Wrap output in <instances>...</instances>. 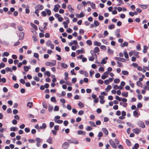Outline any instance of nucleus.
<instances>
[{
    "label": "nucleus",
    "instance_id": "1",
    "mask_svg": "<svg viewBox=\"0 0 149 149\" xmlns=\"http://www.w3.org/2000/svg\"><path fill=\"white\" fill-rule=\"evenodd\" d=\"M56 61L55 60H53L52 62L47 61L45 63V65L46 66H53L56 65Z\"/></svg>",
    "mask_w": 149,
    "mask_h": 149
},
{
    "label": "nucleus",
    "instance_id": "2",
    "mask_svg": "<svg viewBox=\"0 0 149 149\" xmlns=\"http://www.w3.org/2000/svg\"><path fill=\"white\" fill-rule=\"evenodd\" d=\"M43 8L44 7L42 5L39 4L37 5L35 7V11H39L40 10H42Z\"/></svg>",
    "mask_w": 149,
    "mask_h": 149
},
{
    "label": "nucleus",
    "instance_id": "3",
    "mask_svg": "<svg viewBox=\"0 0 149 149\" xmlns=\"http://www.w3.org/2000/svg\"><path fill=\"white\" fill-rule=\"evenodd\" d=\"M137 125L139 127L143 128H144L145 127V125L144 123L141 121L140 120L138 121L137 123Z\"/></svg>",
    "mask_w": 149,
    "mask_h": 149
},
{
    "label": "nucleus",
    "instance_id": "4",
    "mask_svg": "<svg viewBox=\"0 0 149 149\" xmlns=\"http://www.w3.org/2000/svg\"><path fill=\"white\" fill-rule=\"evenodd\" d=\"M120 29H116L115 32V34L118 38L121 37V36L120 34Z\"/></svg>",
    "mask_w": 149,
    "mask_h": 149
},
{
    "label": "nucleus",
    "instance_id": "5",
    "mask_svg": "<svg viewBox=\"0 0 149 149\" xmlns=\"http://www.w3.org/2000/svg\"><path fill=\"white\" fill-rule=\"evenodd\" d=\"M109 143L112 147L115 148H117V146L116 145V144L114 141L112 139H110L109 140Z\"/></svg>",
    "mask_w": 149,
    "mask_h": 149
},
{
    "label": "nucleus",
    "instance_id": "6",
    "mask_svg": "<svg viewBox=\"0 0 149 149\" xmlns=\"http://www.w3.org/2000/svg\"><path fill=\"white\" fill-rule=\"evenodd\" d=\"M68 142L69 143H73L76 144L78 143V141L73 139L68 140Z\"/></svg>",
    "mask_w": 149,
    "mask_h": 149
},
{
    "label": "nucleus",
    "instance_id": "7",
    "mask_svg": "<svg viewBox=\"0 0 149 149\" xmlns=\"http://www.w3.org/2000/svg\"><path fill=\"white\" fill-rule=\"evenodd\" d=\"M132 131L133 132L136 134H139L141 132V130L140 129L138 128H136L133 129L132 130Z\"/></svg>",
    "mask_w": 149,
    "mask_h": 149
},
{
    "label": "nucleus",
    "instance_id": "8",
    "mask_svg": "<svg viewBox=\"0 0 149 149\" xmlns=\"http://www.w3.org/2000/svg\"><path fill=\"white\" fill-rule=\"evenodd\" d=\"M60 6L58 4L54 6V8L53 9L54 11L55 12H57L58 9L60 8Z\"/></svg>",
    "mask_w": 149,
    "mask_h": 149
},
{
    "label": "nucleus",
    "instance_id": "9",
    "mask_svg": "<svg viewBox=\"0 0 149 149\" xmlns=\"http://www.w3.org/2000/svg\"><path fill=\"white\" fill-rule=\"evenodd\" d=\"M69 22L70 21L68 19L67 20L66 22H63V24L64 25L65 28H67L68 27V24Z\"/></svg>",
    "mask_w": 149,
    "mask_h": 149
},
{
    "label": "nucleus",
    "instance_id": "10",
    "mask_svg": "<svg viewBox=\"0 0 149 149\" xmlns=\"http://www.w3.org/2000/svg\"><path fill=\"white\" fill-rule=\"evenodd\" d=\"M115 59L116 60H118V61H121L123 62H125L126 61V59H125L123 58H121L117 57H115Z\"/></svg>",
    "mask_w": 149,
    "mask_h": 149
},
{
    "label": "nucleus",
    "instance_id": "11",
    "mask_svg": "<svg viewBox=\"0 0 149 149\" xmlns=\"http://www.w3.org/2000/svg\"><path fill=\"white\" fill-rule=\"evenodd\" d=\"M76 53L78 55L80 53H85V52L83 50V48H82L81 50H77L76 51Z\"/></svg>",
    "mask_w": 149,
    "mask_h": 149
},
{
    "label": "nucleus",
    "instance_id": "12",
    "mask_svg": "<svg viewBox=\"0 0 149 149\" xmlns=\"http://www.w3.org/2000/svg\"><path fill=\"white\" fill-rule=\"evenodd\" d=\"M68 143L67 142H65L62 145V147L63 148L66 149L68 148Z\"/></svg>",
    "mask_w": 149,
    "mask_h": 149
},
{
    "label": "nucleus",
    "instance_id": "13",
    "mask_svg": "<svg viewBox=\"0 0 149 149\" xmlns=\"http://www.w3.org/2000/svg\"><path fill=\"white\" fill-rule=\"evenodd\" d=\"M67 8L70 12L71 13H73L74 12V9L72 8L71 5H68L67 6Z\"/></svg>",
    "mask_w": 149,
    "mask_h": 149
},
{
    "label": "nucleus",
    "instance_id": "14",
    "mask_svg": "<svg viewBox=\"0 0 149 149\" xmlns=\"http://www.w3.org/2000/svg\"><path fill=\"white\" fill-rule=\"evenodd\" d=\"M31 69V66H24V70L25 72H28L29 71V69Z\"/></svg>",
    "mask_w": 149,
    "mask_h": 149
},
{
    "label": "nucleus",
    "instance_id": "15",
    "mask_svg": "<svg viewBox=\"0 0 149 149\" xmlns=\"http://www.w3.org/2000/svg\"><path fill=\"white\" fill-rule=\"evenodd\" d=\"M133 116L136 118H137L139 116V114L137 111H133Z\"/></svg>",
    "mask_w": 149,
    "mask_h": 149
},
{
    "label": "nucleus",
    "instance_id": "16",
    "mask_svg": "<svg viewBox=\"0 0 149 149\" xmlns=\"http://www.w3.org/2000/svg\"><path fill=\"white\" fill-rule=\"evenodd\" d=\"M47 127L45 123H43L42 125L39 127V128L42 129H45Z\"/></svg>",
    "mask_w": 149,
    "mask_h": 149
},
{
    "label": "nucleus",
    "instance_id": "17",
    "mask_svg": "<svg viewBox=\"0 0 149 149\" xmlns=\"http://www.w3.org/2000/svg\"><path fill=\"white\" fill-rule=\"evenodd\" d=\"M18 130V128L16 127H11L10 128V130L11 131H17Z\"/></svg>",
    "mask_w": 149,
    "mask_h": 149
},
{
    "label": "nucleus",
    "instance_id": "18",
    "mask_svg": "<svg viewBox=\"0 0 149 149\" xmlns=\"http://www.w3.org/2000/svg\"><path fill=\"white\" fill-rule=\"evenodd\" d=\"M61 64V67L64 68H66L68 67V65L64 63H62Z\"/></svg>",
    "mask_w": 149,
    "mask_h": 149
},
{
    "label": "nucleus",
    "instance_id": "19",
    "mask_svg": "<svg viewBox=\"0 0 149 149\" xmlns=\"http://www.w3.org/2000/svg\"><path fill=\"white\" fill-rule=\"evenodd\" d=\"M139 5L143 9H146L148 7V6L147 5H141V4H139Z\"/></svg>",
    "mask_w": 149,
    "mask_h": 149
},
{
    "label": "nucleus",
    "instance_id": "20",
    "mask_svg": "<svg viewBox=\"0 0 149 149\" xmlns=\"http://www.w3.org/2000/svg\"><path fill=\"white\" fill-rule=\"evenodd\" d=\"M19 39H23L24 36V33L23 32H20L19 34Z\"/></svg>",
    "mask_w": 149,
    "mask_h": 149
},
{
    "label": "nucleus",
    "instance_id": "21",
    "mask_svg": "<svg viewBox=\"0 0 149 149\" xmlns=\"http://www.w3.org/2000/svg\"><path fill=\"white\" fill-rule=\"evenodd\" d=\"M112 87L110 85H108L107 86V88H105V91L107 92H108L109 90L111 89Z\"/></svg>",
    "mask_w": 149,
    "mask_h": 149
},
{
    "label": "nucleus",
    "instance_id": "22",
    "mask_svg": "<svg viewBox=\"0 0 149 149\" xmlns=\"http://www.w3.org/2000/svg\"><path fill=\"white\" fill-rule=\"evenodd\" d=\"M78 105L80 108H83L84 107V104L81 102H79L78 104Z\"/></svg>",
    "mask_w": 149,
    "mask_h": 149
},
{
    "label": "nucleus",
    "instance_id": "23",
    "mask_svg": "<svg viewBox=\"0 0 149 149\" xmlns=\"http://www.w3.org/2000/svg\"><path fill=\"white\" fill-rule=\"evenodd\" d=\"M102 130L104 133L106 135H107L108 134V130L105 128H103L102 129Z\"/></svg>",
    "mask_w": 149,
    "mask_h": 149
},
{
    "label": "nucleus",
    "instance_id": "24",
    "mask_svg": "<svg viewBox=\"0 0 149 149\" xmlns=\"http://www.w3.org/2000/svg\"><path fill=\"white\" fill-rule=\"evenodd\" d=\"M148 47L146 45H144L143 47V52L144 53H146L147 52V50L148 49Z\"/></svg>",
    "mask_w": 149,
    "mask_h": 149
},
{
    "label": "nucleus",
    "instance_id": "25",
    "mask_svg": "<svg viewBox=\"0 0 149 149\" xmlns=\"http://www.w3.org/2000/svg\"><path fill=\"white\" fill-rule=\"evenodd\" d=\"M52 138H49L47 140V142L48 143L50 144H52Z\"/></svg>",
    "mask_w": 149,
    "mask_h": 149
},
{
    "label": "nucleus",
    "instance_id": "26",
    "mask_svg": "<svg viewBox=\"0 0 149 149\" xmlns=\"http://www.w3.org/2000/svg\"><path fill=\"white\" fill-rule=\"evenodd\" d=\"M45 11L47 13V14L48 16L50 15L51 14V12L50 10L45 9Z\"/></svg>",
    "mask_w": 149,
    "mask_h": 149
},
{
    "label": "nucleus",
    "instance_id": "27",
    "mask_svg": "<svg viewBox=\"0 0 149 149\" xmlns=\"http://www.w3.org/2000/svg\"><path fill=\"white\" fill-rule=\"evenodd\" d=\"M124 54V55L125 57L126 58H128V55L127 53V52L125 51L124 50L123 52Z\"/></svg>",
    "mask_w": 149,
    "mask_h": 149
},
{
    "label": "nucleus",
    "instance_id": "28",
    "mask_svg": "<svg viewBox=\"0 0 149 149\" xmlns=\"http://www.w3.org/2000/svg\"><path fill=\"white\" fill-rule=\"evenodd\" d=\"M52 44L50 40H48L46 42V45L48 47H50Z\"/></svg>",
    "mask_w": 149,
    "mask_h": 149
},
{
    "label": "nucleus",
    "instance_id": "29",
    "mask_svg": "<svg viewBox=\"0 0 149 149\" xmlns=\"http://www.w3.org/2000/svg\"><path fill=\"white\" fill-rule=\"evenodd\" d=\"M139 145L137 143H136L135 144L134 146L132 147V149H137L139 147Z\"/></svg>",
    "mask_w": 149,
    "mask_h": 149
},
{
    "label": "nucleus",
    "instance_id": "30",
    "mask_svg": "<svg viewBox=\"0 0 149 149\" xmlns=\"http://www.w3.org/2000/svg\"><path fill=\"white\" fill-rule=\"evenodd\" d=\"M94 23L95 27L98 26L100 24L99 22L97 20H95Z\"/></svg>",
    "mask_w": 149,
    "mask_h": 149
},
{
    "label": "nucleus",
    "instance_id": "31",
    "mask_svg": "<svg viewBox=\"0 0 149 149\" xmlns=\"http://www.w3.org/2000/svg\"><path fill=\"white\" fill-rule=\"evenodd\" d=\"M114 28L115 26L113 24H112L110 25H109L108 26V28L110 30L113 29Z\"/></svg>",
    "mask_w": 149,
    "mask_h": 149
},
{
    "label": "nucleus",
    "instance_id": "32",
    "mask_svg": "<svg viewBox=\"0 0 149 149\" xmlns=\"http://www.w3.org/2000/svg\"><path fill=\"white\" fill-rule=\"evenodd\" d=\"M94 44L95 45L100 46L101 45V43L100 42L96 41L94 42Z\"/></svg>",
    "mask_w": 149,
    "mask_h": 149
},
{
    "label": "nucleus",
    "instance_id": "33",
    "mask_svg": "<svg viewBox=\"0 0 149 149\" xmlns=\"http://www.w3.org/2000/svg\"><path fill=\"white\" fill-rule=\"evenodd\" d=\"M30 24L31 26L33 28L35 29V30H36L38 28H37V26L35 24H33L32 23H31Z\"/></svg>",
    "mask_w": 149,
    "mask_h": 149
},
{
    "label": "nucleus",
    "instance_id": "34",
    "mask_svg": "<svg viewBox=\"0 0 149 149\" xmlns=\"http://www.w3.org/2000/svg\"><path fill=\"white\" fill-rule=\"evenodd\" d=\"M64 75L65 76V80H67L68 79L69 77H68V74L67 72H65L64 73Z\"/></svg>",
    "mask_w": 149,
    "mask_h": 149
},
{
    "label": "nucleus",
    "instance_id": "35",
    "mask_svg": "<svg viewBox=\"0 0 149 149\" xmlns=\"http://www.w3.org/2000/svg\"><path fill=\"white\" fill-rule=\"evenodd\" d=\"M9 55V54L8 52H5L3 54L2 56L3 57H4V56L7 57Z\"/></svg>",
    "mask_w": 149,
    "mask_h": 149
},
{
    "label": "nucleus",
    "instance_id": "36",
    "mask_svg": "<svg viewBox=\"0 0 149 149\" xmlns=\"http://www.w3.org/2000/svg\"><path fill=\"white\" fill-rule=\"evenodd\" d=\"M90 5L92 8L93 9H95L96 8L95 5L94 3L92 2L90 4Z\"/></svg>",
    "mask_w": 149,
    "mask_h": 149
},
{
    "label": "nucleus",
    "instance_id": "37",
    "mask_svg": "<svg viewBox=\"0 0 149 149\" xmlns=\"http://www.w3.org/2000/svg\"><path fill=\"white\" fill-rule=\"evenodd\" d=\"M27 106L29 107L30 108H31L33 106V103L32 102H29L27 104Z\"/></svg>",
    "mask_w": 149,
    "mask_h": 149
},
{
    "label": "nucleus",
    "instance_id": "38",
    "mask_svg": "<svg viewBox=\"0 0 149 149\" xmlns=\"http://www.w3.org/2000/svg\"><path fill=\"white\" fill-rule=\"evenodd\" d=\"M126 143L127 145L129 146H130L131 145V143L130 141L127 139L126 140Z\"/></svg>",
    "mask_w": 149,
    "mask_h": 149
},
{
    "label": "nucleus",
    "instance_id": "39",
    "mask_svg": "<svg viewBox=\"0 0 149 149\" xmlns=\"http://www.w3.org/2000/svg\"><path fill=\"white\" fill-rule=\"evenodd\" d=\"M121 95L123 96L127 97L128 96V93L124 92L122 93Z\"/></svg>",
    "mask_w": 149,
    "mask_h": 149
},
{
    "label": "nucleus",
    "instance_id": "40",
    "mask_svg": "<svg viewBox=\"0 0 149 149\" xmlns=\"http://www.w3.org/2000/svg\"><path fill=\"white\" fill-rule=\"evenodd\" d=\"M2 82L4 83L6 82V79L5 78H3L2 79L0 78V82Z\"/></svg>",
    "mask_w": 149,
    "mask_h": 149
},
{
    "label": "nucleus",
    "instance_id": "41",
    "mask_svg": "<svg viewBox=\"0 0 149 149\" xmlns=\"http://www.w3.org/2000/svg\"><path fill=\"white\" fill-rule=\"evenodd\" d=\"M94 51L95 53L98 52L100 51L99 48L97 47H96L94 48Z\"/></svg>",
    "mask_w": 149,
    "mask_h": 149
},
{
    "label": "nucleus",
    "instance_id": "42",
    "mask_svg": "<svg viewBox=\"0 0 149 149\" xmlns=\"http://www.w3.org/2000/svg\"><path fill=\"white\" fill-rule=\"evenodd\" d=\"M85 129L87 131H90L92 130V128L91 127L89 126L86 127Z\"/></svg>",
    "mask_w": 149,
    "mask_h": 149
},
{
    "label": "nucleus",
    "instance_id": "43",
    "mask_svg": "<svg viewBox=\"0 0 149 149\" xmlns=\"http://www.w3.org/2000/svg\"><path fill=\"white\" fill-rule=\"evenodd\" d=\"M77 134H78L79 135L82 134H83L85 135V132L81 130H78L77 132Z\"/></svg>",
    "mask_w": 149,
    "mask_h": 149
},
{
    "label": "nucleus",
    "instance_id": "44",
    "mask_svg": "<svg viewBox=\"0 0 149 149\" xmlns=\"http://www.w3.org/2000/svg\"><path fill=\"white\" fill-rule=\"evenodd\" d=\"M109 33L107 30L104 31L103 33V36L104 37L108 35Z\"/></svg>",
    "mask_w": 149,
    "mask_h": 149
},
{
    "label": "nucleus",
    "instance_id": "45",
    "mask_svg": "<svg viewBox=\"0 0 149 149\" xmlns=\"http://www.w3.org/2000/svg\"><path fill=\"white\" fill-rule=\"evenodd\" d=\"M33 78L34 80L36 81H38L40 80V79L38 77H37L36 76H33Z\"/></svg>",
    "mask_w": 149,
    "mask_h": 149
},
{
    "label": "nucleus",
    "instance_id": "46",
    "mask_svg": "<svg viewBox=\"0 0 149 149\" xmlns=\"http://www.w3.org/2000/svg\"><path fill=\"white\" fill-rule=\"evenodd\" d=\"M6 71L8 72V71H9L10 72L12 71V70L10 68L7 67L5 69Z\"/></svg>",
    "mask_w": 149,
    "mask_h": 149
},
{
    "label": "nucleus",
    "instance_id": "47",
    "mask_svg": "<svg viewBox=\"0 0 149 149\" xmlns=\"http://www.w3.org/2000/svg\"><path fill=\"white\" fill-rule=\"evenodd\" d=\"M120 79L118 78L115 79L114 80V82L116 84H118L120 82Z\"/></svg>",
    "mask_w": 149,
    "mask_h": 149
},
{
    "label": "nucleus",
    "instance_id": "48",
    "mask_svg": "<svg viewBox=\"0 0 149 149\" xmlns=\"http://www.w3.org/2000/svg\"><path fill=\"white\" fill-rule=\"evenodd\" d=\"M30 63L32 64H36V59H34L32 60Z\"/></svg>",
    "mask_w": 149,
    "mask_h": 149
},
{
    "label": "nucleus",
    "instance_id": "49",
    "mask_svg": "<svg viewBox=\"0 0 149 149\" xmlns=\"http://www.w3.org/2000/svg\"><path fill=\"white\" fill-rule=\"evenodd\" d=\"M122 73L124 75H127L128 74L129 72L127 71H122Z\"/></svg>",
    "mask_w": 149,
    "mask_h": 149
},
{
    "label": "nucleus",
    "instance_id": "50",
    "mask_svg": "<svg viewBox=\"0 0 149 149\" xmlns=\"http://www.w3.org/2000/svg\"><path fill=\"white\" fill-rule=\"evenodd\" d=\"M89 123L90 125L93 127H96V126L95 123L93 122L90 121L89 122Z\"/></svg>",
    "mask_w": 149,
    "mask_h": 149
},
{
    "label": "nucleus",
    "instance_id": "51",
    "mask_svg": "<svg viewBox=\"0 0 149 149\" xmlns=\"http://www.w3.org/2000/svg\"><path fill=\"white\" fill-rule=\"evenodd\" d=\"M54 123L53 122H51L49 123V127L50 128H52L54 125Z\"/></svg>",
    "mask_w": 149,
    "mask_h": 149
},
{
    "label": "nucleus",
    "instance_id": "52",
    "mask_svg": "<svg viewBox=\"0 0 149 149\" xmlns=\"http://www.w3.org/2000/svg\"><path fill=\"white\" fill-rule=\"evenodd\" d=\"M136 84L137 85L140 87H142V83L141 82H139V81H137L136 82Z\"/></svg>",
    "mask_w": 149,
    "mask_h": 149
},
{
    "label": "nucleus",
    "instance_id": "53",
    "mask_svg": "<svg viewBox=\"0 0 149 149\" xmlns=\"http://www.w3.org/2000/svg\"><path fill=\"white\" fill-rule=\"evenodd\" d=\"M107 63V61L105 59H103L101 61V63L102 64H105Z\"/></svg>",
    "mask_w": 149,
    "mask_h": 149
},
{
    "label": "nucleus",
    "instance_id": "54",
    "mask_svg": "<svg viewBox=\"0 0 149 149\" xmlns=\"http://www.w3.org/2000/svg\"><path fill=\"white\" fill-rule=\"evenodd\" d=\"M32 39L35 42H36L37 41V40L36 38V36L35 35H33L32 36Z\"/></svg>",
    "mask_w": 149,
    "mask_h": 149
},
{
    "label": "nucleus",
    "instance_id": "55",
    "mask_svg": "<svg viewBox=\"0 0 149 149\" xmlns=\"http://www.w3.org/2000/svg\"><path fill=\"white\" fill-rule=\"evenodd\" d=\"M108 52L109 54H112L113 53V51L109 47L108 49Z\"/></svg>",
    "mask_w": 149,
    "mask_h": 149
},
{
    "label": "nucleus",
    "instance_id": "56",
    "mask_svg": "<svg viewBox=\"0 0 149 149\" xmlns=\"http://www.w3.org/2000/svg\"><path fill=\"white\" fill-rule=\"evenodd\" d=\"M88 59L90 61H93L94 59V58L93 56V55H92L91 56H90L89 57Z\"/></svg>",
    "mask_w": 149,
    "mask_h": 149
},
{
    "label": "nucleus",
    "instance_id": "57",
    "mask_svg": "<svg viewBox=\"0 0 149 149\" xmlns=\"http://www.w3.org/2000/svg\"><path fill=\"white\" fill-rule=\"evenodd\" d=\"M36 141L38 143H41L42 142V140L39 138H36Z\"/></svg>",
    "mask_w": 149,
    "mask_h": 149
},
{
    "label": "nucleus",
    "instance_id": "58",
    "mask_svg": "<svg viewBox=\"0 0 149 149\" xmlns=\"http://www.w3.org/2000/svg\"><path fill=\"white\" fill-rule=\"evenodd\" d=\"M33 56L36 58H38L39 56L38 54L36 53H35L34 54Z\"/></svg>",
    "mask_w": 149,
    "mask_h": 149
},
{
    "label": "nucleus",
    "instance_id": "59",
    "mask_svg": "<svg viewBox=\"0 0 149 149\" xmlns=\"http://www.w3.org/2000/svg\"><path fill=\"white\" fill-rule=\"evenodd\" d=\"M86 43L87 44L89 45H92V42L91 41V40H87L86 42Z\"/></svg>",
    "mask_w": 149,
    "mask_h": 149
},
{
    "label": "nucleus",
    "instance_id": "60",
    "mask_svg": "<svg viewBox=\"0 0 149 149\" xmlns=\"http://www.w3.org/2000/svg\"><path fill=\"white\" fill-rule=\"evenodd\" d=\"M17 28L20 31H22L23 30V29L22 26H18Z\"/></svg>",
    "mask_w": 149,
    "mask_h": 149
},
{
    "label": "nucleus",
    "instance_id": "61",
    "mask_svg": "<svg viewBox=\"0 0 149 149\" xmlns=\"http://www.w3.org/2000/svg\"><path fill=\"white\" fill-rule=\"evenodd\" d=\"M45 74L48 77H50L51 75L50 73L48 71H46L45 73Z\"/></svg>",
    "mask_w": 149,
    "mask_h": 149
},
{
    "label": "nucleus",
    "instance_id": "62",
    "mask_svg": "<svg viewBox=\"0 0 149 149\" xmlns=\"http://www.w3.org/2000/svg\"><path fill=\"white\" fill-rule=\"evenodd\" d=\"M128 45V43L127 42H124L122 45H121L122 47H124V46H127Z\"/></svg>",
    "mask_w": 149,
    "mask_h": 149
},
{
    "label": "nucleus",
    "instance_id": "63",
    "mask_svg": "<svg viewBox=\"0 0 149 149\" xmlns=\"http://www.w3.org/2000/svg\"><path fill=\"white\" fill-rule=\"evenodd\" d=\"M103 135V133L102 132H99L97 136L99 138H100Z\"/></svg>",
    "mask_w": 149,
    "mask_h": 149
},
{
    "label": "nucleus",
    "instance_id": "64",
    "mask_svg": "<svg viewBox=\"0 0 149 149\" xmlns=\"http://www.w3.org/2000/svg\"><path fill=\"white\" fill-rule=\"evenodd\" d=\"M53 109V107L52 106H49L48 107V111L51 112Z\"/></svg>",
    "mask_w": 149,
    "mask_h": 149
}]
</instances>
